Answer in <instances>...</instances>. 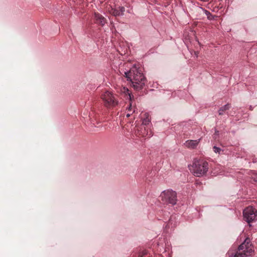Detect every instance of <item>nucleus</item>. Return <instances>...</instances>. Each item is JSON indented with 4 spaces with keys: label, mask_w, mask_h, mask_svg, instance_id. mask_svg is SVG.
Returning a JSON list of instances; mask_svg holds the SVG:
<instances>
[{
    "label": "nucleus",
    "mask_w": 257,
    "mask_h": 257,
    "mask_svg": "<svg viewBox=\"0 0 257 257\" xmlns=\"http://www.w3.org/2000/svg\"><path fill=\"white\" fill-rule=\"evenodd\" d=\"M124 76L127 81L132 82L135 89L141 90L145 86L146 79L142 72V69L139 65H134L129 71L124 72Z\"/></svg>",
    "instance_id": "1"
},
{
    "label": "nucleus",
    "mask_w": 257,
    "mask_h": 257,
    "mask_svg": "<svg viewBox=\"0 0 257 257\" xmlns=\"http://www.w3.org/2000/svg\"><path fill=\"white\" fill-rule=\"evenodd\" d=\"M254 252L253 247L250 239L246 238L244 241L239 245L237 250L235 252L229 250L227 254L228 257H247L250 256Z\"/></svg>",
    "instance_id": "2"
},
{
    "label": "nucleus",
    "mask_w": 257,
    "mask_h": 257,
    "mask_svg": "<svg viewBox=\"0 0 257 257\" xmlns=\"http://www.w3.org/2000/svg\"><path fill=\"white\" fill-rule=\"evenodd\" d=\"M191 171L196 177L205 175L208 170V164L203 160H194L190 169Z\"/></svg>",
    "instance_id": "3"
},
{
    "label": "nucleus",
    "mask_w": 257,
    "mask_h": 257,
    "mask_svg": "<svg viewBox=\"0 0 257 257\" xmlns=\"http://www.w3.org/2000/svg\"><path fill=\"white\" fill-rule=\"evenodd\" d=\"M160 198L166 204L174 205L177 203V193L172 190L168 189L163 191L160 195Z\"/></svg>",
    "instance_id": "4"
},
{
    "label": "nucleus",
    "mask_w": 257,
    "mask_h": 257,
    "mask_svg": "<svg viewBox=\"0 0 257 257\" xmlns=\"http://www.w3.org/2000/svg\"><path fill=\"white\" fill-rule=\"evenodd\" d=\"M105 106L107 108L113 107L118 104V101L115 96L109 91L105 92L102 95Z\"/></svg>",
    "instance_id": "5"
},
{
    "label": "nucleus",
    "mask_w": 257,
    "mask_h": 257,
    "mask_svg": "<svg viewBox=\"0 0 257 257\" xmlns=\"http://www.w3.org/2000/svg\"><path fill=\"white\" fill-rule=\"evenodd\" d=\"M244 220L248 223L257 220V211L252 207L246 208L243 212Z\"/></svg>",
    "instance_id": "6"
},
{
    "label": "nucleus",
    "mask_w": 257,
    "mask_h": 257,
    "mask_svg": "<svg viewBox=\"0 0 257 257\" xmlns=\"http://www.w3.org/2000/svg\"><path fill=\"white\" fill-rule=\"evenodd\" d=\"M139 134L143 137H150L152 136V133L148 126H141L140 130H139Z\"/></svg>",
    "instance_id": "7"
},
{
    "label": "nucleus",
    "mask_w": 257,
    "mask_h": 257,
    "mask_svg": "<svg viewBox=\"0 0 257 257\" xmlns=\"http://www.w3.org/2000/svg\"><path fill=\"white\" fill-rule=\"evenodd\" d=\"M200 139L196 140H188L184 143L186 147L189 149H195L199 143Z\"/></svg>",
    "instance_id": "8"
},
{
    "label": "nucleus",
    "mask_w": 257,
    "mask_h": 257,
    "mask_svg": "<svg viewBox=\"0 0 257 257\" xmlns=\"http://www.w3.org/2000/svg\"><path fill=\"white\" fill-rule=\"evenodd\" d=\"M94 18L96 21V23L100 24L101 26H104L105 22L106 20L104 17H103L101 14L98 13H94Z\"/></svg>",
    "instance_id": "9"
},
{
    "label": "nucleus",
    "mask_w": 257,
    "mask_h": 257,
    "mask_svg": "<svg viewBox=\"0 0 257 257\" xmlns=\"http://www.w3.org/2000/svg\"><path fill=\"white\" fill-rule=\"evenodd\" d=\"M121 92L124 94L125 95L127 96L128 98L131 101H132L133 99H134V97L132 94V93L130 92L128 89L126 87H123L121 89Z\"/></svg>",
    "instance_id": "10"
},
{
    "label": "nucleus",
    "mask_w": 257,
    "mask_h": 257,
    "mask_svg": "<svg viewBox=\"0 0 257 257\" xmlns=\"http://www.w3.org/2000/svg\"><path fill=\"white\" fill-rule=\"evenodd\" d=\"M230 108V105L229 104H226L223 106H222L218 110V113L219 115H222L223 112L227 110H228Z\"/></svg>",
    "instance_id": "11"
},
{
    "label": "nucleus",
    "mask_w": 257,
    "mask_h": 257,
    "mask_svg": "<svg viewBox=\"0 0 257 257\" xmlns=\"http://www.w3.org/2000/svg\"><path fill=\"white\" fill-rule=\"evenodd\" d=\"M111 13L114 16L121 15V12H119L118 10L117 9H112L111 11Z\"/></svg>",
    "instance_id": "12"
},
{
    "label": "nucleus",
    "mask_w": 257,
    "mask_h": 257,
    "mask_svg": "<svg viewBox=\"0 0 257 257\" xmlns=\"http://www.w3.org/2000/svg\"><path fill=\"white\" fill-rule=\"evenodd\" d=\"M150 121L149 119L146 118L143 120L142 126H148L147 125L149 124Z\"/></svg>",
    "instance_id": "13"
},
{
    "label": "nucleus",
    "mask_w": 257,
    "mask_h": 257,
    "mask_svg": "<svg viewBox=\"0 0 257 257\" xmlns=\"http://www.w3.org/2000/svg\"><path fill=\"white\" fill-rule=\"evenodd\" d=\"M213 149L214 152L216 153H220V152L221 151L220 148H219V147H216V146H214L213 147Z\"/></svg>",
    "instance_id": "14"
},
{
    "label": "nucleus",
    "mask_w": 257,
    "mask_h": 257,
    "mask_svg": "<svg viewBox=\"0 0 257 257\" xmlns=\"http://www.w3.org/2000/svg\"><path fill=\"white\" fill-rule=\"evenodd\" d=\"M118 9L119 12H121V15H122L125 11L124 8L123 7H119Z\"/></svg>",
    "instance_id": "15"
},
{
    "label": "nucleus",
    "mask_w": 257,
    "mask_h": 257,
    "mask_svg": "<svg viewBox=\"0 0 257 257\" xmlns=\"http://www.w3.org/2000/svg\"><path fill=\"white\" fill-rule=\"evenodd\" d=\"M252 178L254 181L257 182V173L254 174Z\"/></svg>",
    "instance_id": "16"
},
{
    "label": "nucleus",
    "mask_w": 257,
    "mask_h": 257,
    "mask_svg": "<svg viewBox=\"0 0 257 257\" xmlns=\"http://www.w3.org/2000/svg\"><path fill=\"white\" fill-rule=\"evenodd\" d=\"M132 102H130V106H129V107L128 108V111H131L132 110Z\"/></svg>",
    "instance_id": "17"
},
{
    "label": "nucleus",
    "mask_w": 257,
    "mask_h": 257,
    "mask_svg": "<svg viewBox=\"0 0 257 257\" xmlns=\"http://www.w3.org/2000/svg\"><path fill=\"white\" fill-rule=\"evenodd\" d=\"M131 114V113H127V114H126V116L127 117H130V116Z\"/></svg>",
    "instance_id": "18"
},
{
    "label": "nucleus",
    "mask_w": 257,
    "mask_h": 257,
    "mask_svg": "<svg viewBox=\"0 0 257 257\" xmlns=\"http://www.w3.org/2000/svg\"><path fill=\"white\" fill-rule=\"evenodd\" d=\"M195 55L196 56V57H198L197 53V52H195Z\"/></svg>",
    "instance_id": "19"
}]
</instances>
